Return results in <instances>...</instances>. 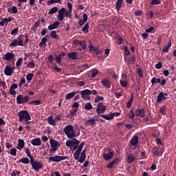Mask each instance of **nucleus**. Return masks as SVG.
I'll use <instances>...</instances> for the list:
<instances>
[{"mask_svg": "<svg viewBox=\"0 0 176 176\" xmlns=\"http://www.w3.org/2000/svg\"><path fill=\"white\" fill-rule=\"evenodd\" d=\"M59 26H60V21H56L53 24L50 25L48 26V30H49V31H52L53 30H56V29L58 28Z\"/></svg>", "mask_w": 176, "mask_h": 176, "instance_id": "nucleus-21", "label": "nucleus"}, {"mask_svg": "<svg viewBox=\"0 0 176 176\" xmlns=\"http://www.w3.org/2000/svg\"><path fill=\"white\" fill-rule=\"evenodd\" d=\"M113 164V166H118L119 163H120V160L119 158H116L114 160L111 162Z\"/></svg>", "mask_w": 176, "mask_h": 176, "instance_id": "nucleus-56", "label": "nucleus"}, {"mask_svg": "<svg viewBox=\"0 0 176 176\" xmlns=\"http://www.w3.org/2000/svg\"><path fill=\"white\" fill-rule=\"evenodd\" d=\"M21 63H23V58H19L16 63V68H19L21 65Z\"/></svg>", "mask_w": 176, "mask_h": 176, "instance_id": "nucleus-55", "label": "nucleus"}, {"mask_svg": "<svg viewBox=\"0 0 176 176\" xmlns=\"http://www.w3.org/2000/svg\"><path fill=\"white\" fill-rule=\"evenodd\" d=\"M104 100V98L100 96H96V98H95V102H99V101H102Z\"/></svg>", "mask_w": 176, "mask_h": 176, "instance_id": "nucleus-59", "label": "nucleus"}, {"mask_svg": "<svg viewBox=\"0 0 176 176\" xmlns=\"http://www.w3.org/2000/svg\"><path fill=\"white\" fill-rule=\"evenodd\" d=\"M101 118L105 119L106 120H112V119H113V116H112L111 114H109V116L101 115Z\"/></svg>", "mask_w": 176, "mask_h": 176, "instance_id": "nucleus-41", "label": "nucleus"}, {"mask_svg": "<svg viewBox=\"0 0 176 176\" xmlns=\"http://www.w3.org/2000/svg\"><path fill=\"white\" fill-rule=\"evenodd\" d=\"M11 10H12L11 13H13V14H16L19 12V10H17V7L16 6H13Z\"/></svg>", "mask_w": 176, "mask_h": 176, "instance_id": "nucleus-63", "label": "nucleus"}, {"mask_svg": "<svg viewBox=\"0 0 176 176\" xmlns=\"http://www.w3.org/2000/svg\"><path fill=\"white\" fill-rule=\"evenodd\" d=\"M30 101V96L28 95L23 96V95H19L16 97V103L20 105L23 104H27Z\"/></svg>", "mask_w": 176, "mask_h": 176, "instance_id": "nucleus-4", "label": "nucleus"}, {"mask_svg": "<svg viewBox=\"0 0 176 176\" xmlns=\"http://www.w3.org/2000/svg\"><path fill=\"white\" fill-rule=\"evenodd\" d=\"M25 78L21 77V81L19 83V86L20 87H23V85H25Z\"/></svg>", "mask_w": 176, "mask_h": 176, "instance_id": "nucleus-53", "label": "nucleus"}, {"mask_svg": "<svg viewBox=\"0 0 176 176\" xmlns=\"http://www.w3.org/2000/svg\"><path fill=\"white\" fill-rule=\"evenodd\" d=\"M138 74L140 78H144V73L142 72V69L138 68Z\"/></svg>", "mask_w": 176, "mask_h": 176, "instance_id": "nucleus-58", "label": "nucleus"}, {"mask_svg": "<svg viewBox=\"0 0 176 176\" xmlns=\"http://www.w3.org/2000/svg\"><path fill=\"white\" fill-rule=\"evenodd\" d=\"M151 84L155 85V83H160L162 82V79L160 78H157L156 77H153L151 79Z\"/></svg>", "mask_w": 176, "mask_h": 176, "instance_id": "nucleus-38", "label": "nucleus"}, {"mask_svg": "<svg viewBox=\"0 0 176 176\" xmlns=\"http://www.w3.org/2000/svg\"><path fill=\"white\" fill-rule=\"evenodd\" d=\"M160 112L161 114L162 115H166V113H167V110H166V106H162L160 109Z\"/></svg>", "mask_w": 176, "mask_h": 176, "instance_id": "nucleus-48", "label": "nucleus"}, {"mask_svg": "<svg viewBox=\"0 0 176 176\" xmlns=\"http://www.w3.org/2000/svg\"><path fill=\"white\" fill-rule=\"evenodd\" d=\"M48 5H53V3L61 4V0H50L47 1Z\"/></svg>", "mask_w": 176, "mask_h": 176, "instance_id": "nucleus-44", "label": "nucleus"}, {"mask_svg": "<svg viewBox=\"0 0 176 176\" xmlns=\"http://www.w3.org/2000/svg\"><path fill=\"white\" fill-rule=\"evenodd\" d=\"M133 101H134V94L131 95V98L126 103L127 109H130V108H131V104H133Z\"/></svg>", "mask_w": 176, "mask_h": 176, "instance_id": "nucleus-30", "label": "nucleus"}, {"mask_svg": "<svg viewBox=\"0 0 176 176\" xmlns=\"http://www.w3.org/2000/svg\"><path fill=\"white\" fill-rule=\"evenodd\" d=\"M102 85L107 89H111V81L108 78L101 80Z\"/></svg>", "mask_w": 176, "mask_h": 176, "instance_id": "nucleus-18", "label": "nucleus"}, {"mask_svg": "<svg viewBox=\"0 0 176 176\" xmlns=\"http://www.w3.org/2000/svg\"><path fill=\"white\" fill-rule=\"evenodd\" d=\"M152 152L153 153V155H155V156H162V151H160V150H159V148L156 146H155L154 147H153L152 148Z\"/></svg>", "mask_w": 176, "mask_h": 176, "instance_id": "nucleus-22", "label": "nucleus"}, {"mask_svg": "<svg viewBox=\"0 0 176 176\" xmlns=\"http://www.w3.org/2000/svg\"><path fill=\"white\" fill-rule=\"evenodd\" d=\"M78 94L77 92L73 91L72 93H69L66 95L65 100H71V98H74L75 97V95Z\"/></svg>", "mask_w": 176, "mask_h": 176, "instance_id": "nucleus-32", "label": "nucleus"}, {"mask_svg": "<svg viewBox=\"0 0 176 176\" xmlns=\"http://www.w3.org/2000/svg\"><path fill=\"white\" fill-rule=\"evenodd\" d=\"M30 162H31V160L30 161V159L28 157L21 158L19 160V163H23V164H28Z\"/></svg>", "mask_w": 176, "mask_h": 176, "instance_id": "nucleus-37", "label": "nucleus"}, {"mask_svg": "<svg viewBox=\"0 0 176 176\" xmlns=\"http://www.w3.org/2000/svg\"><path fill=\"white\" fill-rule=\"evenodd\" d=\"M76 112H78V109H72L69 111L71 118H74V116H75V113H76Z\"/></svg>", "mask_w": 176, "mask_h": 176, "instance_id": "nucleus-51", "label": "nucleus"}, {"mask_svg": "<svg viewBox=\"0 0 176 176\" xmlns=\"http://www.w3.org/2000/svg\"><path fill=\"white\" fill-rule=\"evenodd\" d=\"M47 122L50 124V126H56V121L55 119H53V116H51L50 117H48L47 118Z\"/></svg>", "mask_w": 176, "mask_h": 176, "instance_id": "nucleus-27", "label": "nucleus"}, {"mask_svg": "<svg viewBox=\"0 0 176 176\" xmlns=\"http://www.w3.org/2000/svg\"><path fill=\"white\" fill-rule=\"evenodd\" d=\"M19 32V28H16L11 31V35H16Z\"/></svg>", "mask_w": 176, "mask_h": 176, "instance_id": "nucleus-64", "label": "nucleus"}, {"mask_svg": "<svg viewBox=\"0 0 176 176\" xmlns=\"http://www.w3.org/2000/svg\"><path fill=\"white\" fill-rule=\"evenodd\" d=\"M162 3V1L160 0H152V1L150 3V5H160Z\"/></svg>", "mask_w": 176, "mask_h": 176, "instance_id": "nucleus-49", "label": "nucleus"}, {"mask_svg": "<svg viewBox=\"0 0 176 176\" xmlns=\"http://www.w3.org/2000/svg\"><path fill=\"white\" fill-rule=\"evenodd\" d=\"M124 61L125 63H127V64H134V63H135V55H132L128 58H125Z\"/></svg>", "mask_w": 176, "mask_h": 176, "instance_id": "nucleus-17", "label": "nucleus"}, {"mask_svg": "<svg viewBox=\"0 0 176 176\" xmlns=\"http://www.w3.org/2000/svg\"><path fill=\"white\" fill-rule=\"evenodd\" d=\"M168 96V94L164 93L163 91L160 92L158 96H157V102H162V101H166Z\"/></svg>", "mask_w": 176, "mask_h": 176, "instance_id": "nucleus-8", "label": "nucleus"}, {"mask_svg": "<svg viewBox=\"0 0 176 176\" xmlns=\"http://www.w3.org/2000/svg\"><path fill=\"white\" fill-rule=\"evenodd\" d=\"M50 143L52 148H50V152H56V151H57V149L60 148V143L54 139H50Z\"/></svg>", "mask_w": 176, "mask_h": 176, "instance_id": "nucleus-5", "label": "nucleus"}, {"mask_svg": "<svg viewBox=\"0 0 176 176\" xmlns=\"http://www.w3.org/2000/svg\"><path fill=\"white\" fill-rule=\"evenodd\" d=\"M25 145V142H24V140L23 139H19L16 148L21 150L23 149V148H24Z\"/></svg>", "mask_w": 176, "mask_h": 176, "instance_id": "nucleus-23", "label": "nucleus"}, {"mask_svg": "<svg viewBox=\"0 0 176 176\" xmlns=\"http://www.w3.org/2000/svg\"><path fill=\"white\" fill-rule=\"evenodd\" d=\"M146 32L147 34H149L151 32H152V31H155V27L153 26H150L148 29H146Z\"/></svg>", "mask_w": 176, "mask_h": 176, "instance_id": "nucleus-57", "label": "nucleus"}, {"mask_svg": "<svg viewBox=\"0 0 176 176\" xmlns=\"http://www.w3.org/2000/svg\"><path fill=\"white\" fill-rule=\"evenodd\" d=\"M31 144L34 146H41V145H42V141L41 140V138H36L31 141Z\"/></svg>", "mask_w": 176, "mask_h": 176, "instance_id": "nucleus-16", "label": "nucleus"}, {"mask_svg": "<svg viewBox=\"0 0 176 176\" xmlns=\"http://www.w3.org/2000/svg\"><path fill=\"white\" fill-rule=\"evenodd\" d=\"M58 12V8L54 7L50 9V10L48 12V14H54V13H57Z\"/></svg>", "mask_w": 176, "mask_h": 176, "instance_id": "nucleus-39", "label": "nucleus"}, {"mask_svg": "<svg viewBox=\"0 0 176 176\" xmlns=\"http://www.w3.org/2000/svg\"><path fill=\"white\" fill-rule=\"evenodd\" d=\"M80 46L82 47V50H86V41H81V43H80Z\"/></svg>", "mask_w": 176, "mask_h": 176, "instance_id": "nucleus-52", "label": "nucleus"}, {"mask_svg": "<svg viewBox=\"0 0 176 176\" xmlns=\"http://www.w3.org/2000/svg\"><path fill=\"white\" fill-rule=\"evenodd\" d=\"M19 122H25V120H31V116L28 111H21L18 113Z\"/></svg>", "mask_w": 176, "mask_h": 176, "instance_id": "nucleus-2", "label": "nucleus"}, {"mask_svg": "<svg viewBox=\"0 0 176 176\" xmlns=\"http://www.w3.org/2000/svg\"><path fill=\"white\" fill-rule=\"evenodd\" d=\"M46 42H47V38L46 37H43L39 43V47H43V46L46 47L47 46Z\"/></svg>", "mask_w": 176, "mask_h": 176, "instance_id": "nucleus-31", "label": "nucleus"}, {"mask_svg": "<svg viewBox=\"0 0 176 176\" xmlns=\"http://www.w3.org/2000/svg\"><path fill=\"white\" fill-rule=\"evenodd\" d=\"M72 13V11H71V10L67 11V10H65V17H71Z\"/></svg>", "mask_w": 176, "mask_h": 176, "instance_id": "nucleus-62", "label": "nucleus"}, {"mask_svg": "<svg viewBox=\"0 0 176 176\" xmlns=\"http://www.w3.org/2000/svg\"><path fill=\"white\" fill-rule=\"evenodd\" d=\"M68 159V156H60V155H55L53 157H50L49 158L50 162H54L56 163H58L59 162H61L63 160H67Z\"/></svg>", "mask_w": 176, "mask_h": 176, "instance_id": "nucleus-6", "label": "nucleus"}, {"mask_svg": "<svg viewBox=\"0 0 176 176\" xmlns=\"http://www.w3.org/2000/svg\"><path fill=\"white\" fill-rule=\"evenodd\" d=\"M107 111V106H104L102 103H99L97 105V109H96V113L98 115H100L101 113H104Z\"/></svg>", "mask_w": 176, "mask_h": 176, "instance_id": "nucleus-11", "label": "nucleus"}, {"mask_svg": "<svg viewBox=\"0 0 176 176\" xmlns=\"http://www.w3.org/2000/svg\"><path fill=\"white\" fill-rule=\"evenodd\" d=\"M80 142L79 140H77L76 138H72V140H69L66 142V146L67 148H71V146H74V145H79Z\"/></svg>", "mask_w": 176, "mask_h": 176, "instance_id": "nucleus-9", "label": "nucleus"}, {"mask_svg": "<svg viewBox=\"0 0 176 176\" xmlns=\"http://www.w3.org/2000/svg\"><path fill=\"white\" fill-rule=\"evenodd\" d=\"M65 14V8H63L58 12V21H63L64 16Z\"/></svg>", "mask_w": 176, "mask_h": 176, "instance_id": "nucleus-15", "label": "nucleus"}, {"mask_svg": "<svg viewBox=\"0 0 176 176\" xmlns=\"http://www.w3.org/2000/svg\"><path fill=\"white\" fill-rule=\"evenodd\" d=\"M85 109H87V111H90V109H93V106L91 105V103L87 102L85 104Z\"/></svg>", "mask_w": 176, "mask_h": 176, "instance_id": "nucleus-45", "label": "nucleus"}, {"mask_svg": "<svg viewBox=\"0 0 176 176\" xmlns=\"http://www.w3.org/2000/svg\"><path fill=\"white\" fill-rule=\"evenodd\" d=\"M50 36L53 38V39H60L59 36L57 34V32L56 30H53L50 32Z\"/></svg>", "mask_w": 176, "mask_h": 176, "instance_id": "nucleus-33", "label": "nucleus"}, {"mask_svg": "<svg viewBox=\"0 0 176 176\" xmlns=\"http://www.w3.org/2000/svg\"><path fill=\"white\" fill-rule=\"evenodd\" d=\"M14 72V68L10 67V65H6L4 69V74L6 76H12Z\"/></svg>", "mask_w": 176, "mask_h": 176, "instance_id": "nucleus-10", "label": "nucleus"}, {"mask_svg": "<svg viewBox=\"0 0 176 176\" xmlns=\"http://www.w3.org/2000/svg\"><path fill=\"white\" fill-rule=\"evenodd\" d=\"M120 82L122 87H127L129 86V83L126 80H120Z\"/></svg>", "mask_w": 176, "mask_h": 176, "instance_id": "nucleus-54", "label": "nucleus"}, {"mask_svg": "<svg viewBox=\"0 0 176 176\" xmlns=\"http://www.w3.org/2000/svg\"><path fill=\"white\" fill-rule=\"evenodd\" d=\"M171 47V40L169 41V43L167 45V46L164 47L162 49V52L164 53H168V51L170 50V48Z\"/></svg>", "mask_w": 176, "mask_h": 176, "instance_id": "nucleus-34", "label": "nucleus"}, {"mask_svg": "<svg viewBox=\"0 0 176 176\" xmlns=\"http://www.w3.org/2000/svg\"><path fill=\"white\" fill-rule=\"evenodd\" d=\"M67 57L71 60H77L78 59V52H70L67 54Z\"/></svg>", "mask_w": 176, "mask_h": 176, "instance_id": "nucleus-26", "label": "nucleus"}, {"mask_svg": "<svg viewBox=\"0 0 176 176\" xmlns=\"http://www.w3.org/2000/svg\"><path fill=\"white\" fill-rule=\"evenodd\" d=\"M28 68H31V69L35 68V62L34 60H32L30 62H29L27 65Z\"/></svg>", "mask_w": 176, "mask_h": 176, "instance_id": "nucleus-40", "label": "nucleus"}, {"mask_svg": "<svg viewBox=\"0 0 176 176\" xmlns=\"http://www.w3.org/2000/svg\"><path fill=\"white\" fill-rule=\"evenodd\" d=\"M80 94H81V97L82 98H83V100H86V96H91V92H90V89H85L82 91H80Z\"/></svg>", "mask_w": 176, "mask_h": 176, "instance_id": "nucleus-20", "label": "nucleus"}, {"mask_svg": "<svg viewBox=\"0 0 176 176\" xmlns=\"http://www.w3.org/2000/svg\"><path fill=\"white\" fill-rule=\"evenodd\" d=\"M89 23H86L83 28L82 29V31L85 32V34H87L89 32Z\"/></svg>", "mask_w": 176, "mask_h": 176, "instance_id": "nucleus-47", "label": "nucleus"}, {"mask_svg": "<svg viewBox=\"0 0 176 176\" xmlns=\"http://www.w3.org/2000/svg\"><path fill=\"white\" fill-rule=\"evenodd\" d=\"M63 132L65 133V135H67V138H74V137H76V135L75 134V130L74 129V126L69 124L67 125L63 129Z\"/></svg>", "mask_w": 176, "mask_h": 176, "instance_id": "nucleus-1", "label": "nucleus"}, {"mask_svg": "<svg viewBox=\"0 0 176 176\" xmlns=\"http://www.w3.org/2000/svg\"><path fill=\"white\" fill-rule=\"evenodd\" d=\"M10 153L12 156H16L17 155V149H16V148H11Z\"/></svg>", "mask_w": 176, "mask_h": 176, "instance_id": "nucleus-50", "label": "nucleus"}, {"mask_svg": "<svg viewBox=\"0 0 176 176\" xmlns=\"http://www.w3.org/2000/svg\"><path fill=\"white\" fill-rule=\"evenodd\" d=\"M30 164L33 168V170H35V171H39L41 168H43V164L41 162L36 161L35 159L30 160Z\"/></svg>", "mask_w": 176, "mask_h": 176, "instance_id": "nucleus-3", "label": "nucleus"}, {"mask_svg": "<svg viewBox=\"0 0 176 176\" xmlns=\"http://www.w3.org/2000/svg\"><path fill=\"white\" fill-rule=\"evenodd\" d=\"M124 52H125V54H126V56H130V50H129V47H127L126 46L124 47Z\"/></svg>", "mask_w": 176, "mask_h": 176, "instance_id": "nucleus-61", "label": "nucleus"}, {"mask_svg": "<svg viewBox=\"0 0 176 176\" xmlns=\"http://www.w3.org/2000/svg\"><path fill=\"white\" fill-rule=\"evenodd\" d=\"M30 105H34V104H36V105H41L42 104V101L40 100H33L32 102H30Z\"/></svg>", "mask_w": 176, "mask_h": 176, "instance_id": "nucleus-42", "label": "nucleus"}, {"mask_svg": "<svg viewBox=\"0 0 176 176\" xmlns=\"http://www.w3.org/2000/svg\"><path fill=\"white\" fill-rule=\"evenodd\" d=\"M81 151H79L78 150H76L74 153V157L75 160H79L80 158H79V156H80Z\"/></svg>", "mask_w": 176, "mask_h": 176, "instance_id": "nucleus-36", "label": "nucleus"}, {"mask_svg": "<svg viewBox=\"0 0 176 176\" xmlns=\"http://www.w3.org/2000/svg\"><path fill=\"white\" fill-rule=\"evenodd\" d=\"M33 78H34V74L32 73H30L26 75V80H28V82H31Z\"/></svg>", "mask_w": 176, "mask_h": 176, "instance_id": "nucleus-46", "label": "nucleus"}, {"mask_svg": "<svg viewBox=\"0 0 176 176\" xmlns=\"http://www.w3.org/2000/svg\"><path fill=\"white\" fill-rule=\"evenodd\" d=\"M122 5H123V0H117V2L116 3V9L117 12H120V8H122Z\"/></svg>", "mask_w": 176, "mask_h": 176, "instance_id": "nucleus-28", "label": "nucleus"}, {"mask_svg": "<svg viewBox=\"0 0 176 176\" xmlns=\"http://www.w3.org/2000/svg\"><path fill=\"white\" fill-rule=\"evenodd\" d=\"M138 136L135 135L131 139L130 144L131 145H133V146H138Z\"/></svg>", "mask_w": 176, "mask_h": 176, "instance_id": "nucleus-19", "label": "nucleus"}, {"mask_svg": "<svg viewBox=\"0 0 176 176\" xmlns=\"http://www.w3.org/2000/svg\"><path fill=\"white\" fill-rule=\"evenodd\" d=\"M15 57L16 56L12 52H7L3 56V60H5V61H12V60H14Z\"/></svg>", "mask_w": 176, "mask_h": 176, "instance_id": "nucleus-13", "label": "nucleus"}, {"mask_svg": "<svg viewBox=\"0 0 176 176\" xmlns=\"http://www.w3.org/2000/svg\"><path fill=\"white\" fill-rule=\"evenodd\" d=\"M134 160H135V157H134V156L131 155H128V158L126 160L127 163H129V164H131V163H133Z\"/></svg>", "mask_w": 176, "mask_h": 176, "instance_id": "nucleus-35", "label": "nucleus"}, {"mask_svg": "<svg viewBox=\"0 0 176 176\" xmlns=\"http://www.w3.org/2000/svg\"><path fill=\"white\" fill-rule=\"evenodd\" d=\"M25 153L28 157H30V160H32V159H34V157H32V155H31V150L25 148Z\"/></svg>", "mask_w": 176, "mask_h": 176, "instance_id": "nucleus-43", "label": "nucleus"}, {"mask_svg": "<svg viewBox=\"0 0 176 176\" xmlns=\"http://www.w3.org/2000/svg\"><path fill=\"white\" fill-rule=\"evenodd\" d=\"M85 125L87 126H95L96 125V120L90 119L85 122Z\"/></svg>", "mask_w": 176, "mask_h": 176, "instance_id": "nucleus-29", "label": "nucleus"}, {"mask_svg": "<svg viewBox=\"0 0 176 176\" xmlns=\"http://www.w3.org/2000/svg\"><path fill=\"white\" fill-rule=\"evenodd\" d=\"M135 115L137 118H145V108H138L135 110Z\"/></svg>", "mask_w": 176, "mask_h": 176, "instance_id": "nucleus-12", "label": "nucleus"}, {"mask_svg": "<svg viewBox=\"0 0 176 176\" xmlns=\"http://www.w3.org/2000/svg\"><path fill=\"white\" fill-rule=\"evenodd\" d=\"M103 157L104 160H111L113 157V151L111 148H108V153H104Z\"/></svg>", "mask_w": 176, "mask_h": 176, "instance_id": "nucleus-14", "label": "nucleus"}, {"mask_svg": "<svg viewBox=\"0 0 176 176\" xmlns=\"http://www.w3.org/2000/svg\"><path fill=\"white\" fill-rule=\"evenodd\" d=\"M85 160H86V149H84L81 152V155L80 157V159H79L78 162L80 163H83V162H85Z\"/></svg>", "mask_w": 176, "mask_h": 176, "instance_id": "nucleus-25", "label": "nucleus"}, {"mask_svg": "<svg viewBox=\"0 0 176 176\" xmlns=\"http://www.w3.org/2000/svg\"><path fill=\"white\" fill-rule=\"evenodd\" d=\"M65 53H64V52L60 53L58 55L56 56L55 60H56L57 64L61 63V58H62V57H65Z\"/></svg>", "mask_w": 176, "mask_h": 176, "instance_id": "nucleus-24", "label": "nucleus"}, {"mask_svg": "<svg viewBox=\"0 0 176 176\" xmlns=\"http://www.w3.org/2000/svg\"><path fill=\"white\" fill-rule=\"evenodd\" d=\"M85 146V142H82L80 143V144L78 146L77 151L82 152V149H83V146Z\"/></svg>", "mask_w": 176, "mask_h": 176, "instance_id": "nucleus-60", "label": "nucleus"}, {"mask_svg": "<svg viewBox=\"0 0 176 176\" xmlns=\"http://www.w3.org/2000/svg\"><path fill=\"white\" fill-rule=\"evenodd\" d=\"M24 41L21 38H14L10 44V47H15L16 46H23Z\"/></svg>", "mask_w": 176, "mask_h": 176, "instance_id": "nucleus-7", "label": "nucleus"}]
</instances>
